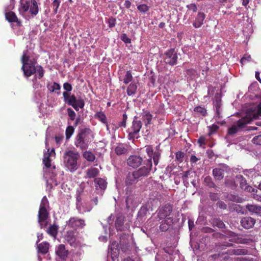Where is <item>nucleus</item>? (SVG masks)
<instances>
[{
  "label": "nucleus",
  "mask_w": 261,
  "mask_h": 261,
  "mask_svg": "<svg viewBox=\"0 0 261 261\" xmlns=\"http://www.w3.org/2000/svg\"><path fill=\"white\" fill-rule=\"evenodd\" d=\"M236 178L239 180L240 186L242 189L249 192H251L254 191L253 188L248 185L246 179L242 175H237Z\"/></svg>",
  "instance_id": "15"
},
{
  "label": "nucleus",
  "mask_w": 261,
  "mask_h": 261,
  "mask_svg": "<svg viewBox=\"0 0 261 261\" xmlns=\"http://www.w3.org/2000/svg\"><path fill=\"white\" fill-rule=\"evenodd\" d=\"M172 211V206L171 205L167 204L159 209L158 212V217L160 220L165 219L169 216Z\"/></svg>",
  "instance_id": "11"
},
{
  "label": "nucleus",
  "mask_w": 261,
  "mask_h": 261,
  "mask_svg": "<svg viewBox=\"0 0 261 261\" xmlns=\"http://www.w3.org/2000/svg\"><path fill=\"white\" fill-rule=\"evenodd\" d=\"M127 115H126V113H124L123 114V116H122V120L121 122H119L118 123V126L117 127V128H119V127H126V121H127Z\"/></svg>",
  "instance_id": "49"
},
{
  "label": "nucleus",
  "mask_w": 261,
  "mask_h": 261,
  "mask_svg": "<svg viewBox=\"0 0 261 261\" xmlns=\"http://www.w3.org/2000/svg\"><path fill=\"white\" fill-rule=\"evenodd\" d=\"M252 141L254 144L261 145V135L255 136Z\"/></svg>",
  "instance_id": "57"
},
{
  "label": "nucleus",
  "mask_w": 261,
  "mask_h": 261,
  "mask_svg": "<svg viewBox=\"0 0 261 261\" xmlns=\"http://www.w3.org/2000/svg\"><path fill=\"white\" fill-rule=\"evenodd\" d=\"M125 217L119 214L117 216L115 222V225L116 228L121 227L123 225L124 222Z\"/></svg>",
  "instance_id": "34"
},
{
  "label": "nucleus",
  "mask_w": 261,
  "mask_h": 261,
  "mask_svg": "<svg viewBox=\"0 0 261 261\" xmlns=\"http://www.w3.org/2000/svg\"><path fill=\"white\" fill-rule=\"evenodd\" d=\"M212 223L214 227H217L218 228H224L225 227L223 222L220 219H214Z\"/></svg>",
  "instance_id": "42"
},
{
  "label": "nucleus",
  "mask_w": 261,
  "mask_h": 261,
  "mask_svg": "<svg viewBox=\"0 0 261 261\" xmlns=\"http://www.w3.org/2000/svg\"><path fill=\"white\" fill-rule=\"evenodd\" d=\"M94 181L96 189H97L99 187V189L105 190L107 188L108 183L105 179L100 177L95 178Z\"/></svg>",
  "instance_id": "24"
},
{
  "label": "nucleus",
  "mask_w": 261,
  "mask_h": 261,
  "mask_svg": "<svg viewBox=\"0 0 261 261\" xmlns=\"http://www.w3.org/2000/svg\"><path fill=\"white\" fill-rule=\"evenodd\" d=\"M209 197L212 201H216L219 199L220 195L218 193L210 192L209 194Z\"/></svg>",
  "instance_id": "53"
},
{
  "label": "nucleus",
  "mask_w": 261,
  "mask_h": 261,
  "mask_svg": "<svg viewBox=\"0 0 261 261\" xmlns=\"http://www.w3.org/2000/svg\"><path fill=\"white\" fill-rule=\"evenodd\" d=\"M204 18L205 14L203 13L199 12L196 18L195 21L193 23V26L196 28H199L203 24Z\"/></svg>",
  "instance_id": "29"
},
{
  "label": "nucleus",
  "mask_w": 261,
  "mask_h": 261,
  "mask_svg": "<svg viewBox=\"0 0 261 261\" xmlns=\"http://www.w3.org/2000/svg\"><path fill=\"white\" fill-rule=\"evenodd\" d=\"M152 119V115L148 111H144L142 114V120L145 122V125L150 124Z\"/></svg>",
  "instance_id": "31"
},
{
  "label": "nucleus",
  "mask_w": 261,
  "mask_h": 261,
  "mask_svg": "<svg viewBox=\"0 0 261 261\" xmlns=\"http://www.w3.org/2000/svg\"><path fill=\"white\" fill-rule=\"evenodd\" d=\"M121 39L125 43H130L131 42V39L127 37L126 34L122 35Z\"/></svg>",
  "instance_id": "61"
},
{
  "label": "nucleus",
  "mask_w": 261,
  "mask_h": 261,
  "mask_svg": "<svg viewBox=\"0 0 261 261\" xmlns=\"http://www.w3.org/2000/svg\"><path fill=\"white\" fill-rule=\"evenodd\" d=\"M47 87L50 92H54L57 90H60L61 89L60 85L56 82H54L50 85L48 84Z\"/></svg>",
  "instance_id": "41"
},
{
  "label": "nucleus",
  "mask_w": 261,
  "mask_h": 261,
  "mask_svg": "<svg viewBox=\"0 0 261 261\" xmlns=\"http://www.w3.org/2000/svg\"><path fill=\"white\" fill-rule=\"evenodd\" d=\"M99 174V170L96 168L91 167L88 169L86 171V177L88 178H93L97 176Z\"/></svg>",
  "instance_id": "26"
},
{
  "label": "nucleus",
  "mask_w": 261,
  "mask_h": 261,
  "mask_svg": "<svg viewBox=\"0 0 261 261\" xmlns=\"http://www.w3.org/2000/svg\"><path fill=\"white\" fill-rule=\"evenodd\" d=\"M232 246H233L232 243H230L227 242H225L224 244L217 246L216 251L218 253L214 254L212 255V257L215 259H217L221 256L222 255L228 253L227 251L225 250L226 247Z\"/></svg>",
  "instance_id": "12"
},
{
  "label": "nucleus",
  "mask_w": 261,
  "mask_h": 261,
  "mask_svg": "<svg viewBox=\"0 0 261 261\" xmlns=\"http://www.w3.org/2000/svg\"><path fill=\"white\" fill-rule=\"evenodd\" d=\"M146 151L148 154V155L149 157V159H151L152 160V155H153V150L151 146H147L146 147Z\"/></svg>",
  "instance_id": "56"
},
{
  "label": "nucleus",
  "mask_w": 261,
  "mask_h": 261,
  "mask_svg": "<svg viewBox=\"0 0 261 261\" xmlns=\"http://www.w3.org/2000/svg\"><path fill=\"white\" fill-rule=\"evenodd\" d=\"M224 170L221 168H216L213 170V175L216 180H221L224 177Z\"/></svg>",
  "instance_id": "28"
},
{
  "label": "nucleus",
  "mask_w": 261,
  "mask_h": 261,
  "mask_svg": "<svg viewBox=\"0 0 261 261\" xmlns=\"http://www.w3.org/2000/svg\"><path fill=\"white\" fill-rule=\"evenodd\" d=\"M49 202L46 196H44L40 202L38 214V222L41 228H47L48 222L50 221L49 208Z\"/></svg>",
  "instance_id": "1"
},
{
  "label": "nucleus",
  "mask_w": 261,
  "mask_h": 261,
  "mask_svg": "<svg viewBox=\"0 0 261 261\" xmlns=\"http://www.w3.org/2000/svg\"><path fill=\"white\" fill-rule=\"evenodd\" d=\"M133 80V76L130 70L127 71L123 79V83L127 84Z\"/></svg>",
  "instance_id": "44"
},
{
  "label": "nucleus",
  "mask_w": 261,
  "mask_h": 261,
  "mask_svg": "<svg viewBox=\"0 0 261 261\" xmlns=\"http://www.w3.org/2000/svg\"><path fill=\"white\" fill-rule=\"evenodd\" d=\"M109 249H110L112 254L116 256L119 253L118 243L116 241L112 242L110 244Z\"/></svg>",
  "instance_id": "30"
},
{
  "label": "nucleus",
  "mask_w": 261,
  "mask_h": 261,
  "mask_svg": "<svg viewBox=\"0 0 261 261\" xmlns=\"http://www.w3.org/2000/svg\"><path fill=\"white\" fill-rule=\"evenodd\" d=\"M241 223L244 228H251L254 226L255 220L252 217H246L241 220Z\"/></svg>",
  "instance_id": "20"
},
{
  "label": "nucleus",
  "mask_w": 261,
  "mask_h": 261,
  "mask_svg": "<svg viewBox=\"0 0 261 261\" xmlns=\"http://www.w3.org/2000/svg\"><path fill=\"white\" fill-rule=\"evenodd\" d=\"M152 167V161L151 159H149L147 161L146 166H144L139 169L134 171L135 174L137 175L138 178H140L142 177L147 176Z\"/></svg>",
  "instance_id": "9"
},
{
  "label": "nucleus",
  "mask_w": 261,
  "mask_h": 261,
  "mask_svg": "<svg viewBox=\"0 0 261 261\" xmlns=\"http://www.w3.org/2000/svg\"><path fill=\"white\" fill-rule=\"evenodd\" d=\"M132 201H133V200L130 196H127L126 198L125 203H126V206L127 208L128 209L130 207L132 203Z\"/></svg>",
  "instance_id": "64"
},
{
  "label": "nucleus",
  "mask_w": 261,
  "mask_h": 261,
  "mask_svg": "<svg viewBox=\"0 0 261 261\" xmlns=\"http://www.w3.org/2000/svg\"><path fill=\"white\" fill-rule=\"evenodd\" d=\"M251 119L247 117H244L237 122L228 128V135L233 136L241 129L243 128L247 124L250 123Z\"/></svg>",
  "instance_id": "7"
},
{
  "label": "nucleus",
  "mask_w": 261,
  "mask_h": 261,
  "mask_svg": "<svg viewBox=\"0 0 261 261\" xmlns=\"http://www.w3.org/2000/svg\"><path fill=\"white\" fill-rule=\"evenodd\" d=\"M191 173H192V172H190V171H187L185 173V174L182 176L183 182L186 186H187V185L188 184V182L187 181L186 179L187 178L189 177V176L190 175Z\"/></svg>",
  "instance_id": "58"
},
{
  "label": "nucleus",
  "mask_w": 261,
  "mask_h": 261,
  "mask_svg": "<svg viewBox=\"0 0 261 261\" xmlns=\"http://www.w3.org/2000/svg\"><path fill=\"white\" fill-rule=\"evenodd\" d=\"M232 207H233V210L234 211H236L238 213L241 214L242 215L247 214L246 209L245 210L240 205L233 204Z\"/></svg>",
  "instance_id": "43"
},
{
  "label": "nucleus",
  "mask_w": 261,
  "mask_h": 261,
  "mask_svg": "<svg viewBox=\"0 0 261 261\" xmlns=\"http://www.w3.org/2000/svg\"><path fill=\"white\" fill-rule=\"evenodd\" d=\"M85 226V221L83 219L73 217L69 220L68 226L72 228H83Z\"/></svg>",
  "instance_id": "16"
},
{
  "label": "nucleus",
  "mask_w": 261,
  "mask_h": 261,
  "mask_svg": "<svg viewBox=\"0 0 261 261\" xmlns=\"http://www.w3.org/2000/svg\"><path fill=\"white\" fill-rule=\"evenodd\" d=\"M108 24L109 28H112L114 27L116 24V19L112 17L110 18L108 20Z\"/></svg>",
  "instance_id": "63"
},
{
  "label": "nucleus",
  "mask_w": 261,
  "mask_h": 261,
  "mask_svg": "<svg viewBox=\"0 0 261 261\" xmlns=\"http://www.w3.org/2000/svg\"><path fill=\"white\" fill-rule=\"evenodd\" d=\"M74 129L72 126H68L66 128L65 134L67 139H69L74 133Z\"/></svg>",
  "instance_id": "46"
},
{
  "label": "nucleus",
  "mask_w": 261,
  "mask_h": 261,
  "mask_svg": "<svg viewBox=\"0 0 261 261\" xmlns=\"http://www.w3.org/2000/svg\"><path fill=\"white\" fill-rule=\"evenodd\" d=\"M91 130L89 128L81 129L75 138L74 145L83 150L88 148L91 141Z\"/></svg>",
  "instance_id": "2"
},
{
  "label": "nucleus",
  "mask_w": 261,
  "mask_h": 261,
  "mask_svg": "<svg viewBox=\"0 0 261 261\" xmlns=\"http://www.w3.org/2000/svg\"><path fill=\"white\" fill-rule=\"evenodd\" d=\"M128 146L126 144H119L115 148V153L118 155L126 154L128 152Z\"/></svg>",
  "instance_id": "22"
},
{
  "label": "nucleus",
  "mask_w": 261,
  "mask_h": 261,
  "mask_svg": "<svg viewBox=\"0 0 261 261\" xmlns=\"http://www.w3.org/2000/svg\"><path fill=\"white\" fill-rule=\"evenodd\" d=\"M259 116H261V103L258 105L256 109V114L254 113L253 117L254 119H256Z\"/></svg>",
  "instance_id": "55"
},
{
  "label": "nucleus",
  "mask_w": 261,
  "mask_h": 261,
  "mask_svg": "<svg viewBox=\"0 0 261 261\" xmlns=\"http://www.w3.org/2000/svg\"><path fill=\"white\" fill-rule=\"evenodd\" d=\"M224 184L226 187L231 189V190H235L237 187V185L236 181L231 178H227L225 179Z\"/></svg>",
  "instance_id": "35"
},
{
  "label": "nucleus",
  "mask_w": 261,
  "mask_h": 261,
  "mask_svg": "<svg viewBox=\"0 0 261 261\" xmlns=\"http://www.w3.org/2000/svg\"><path fill=\"white\" fill-rule=\"evenodd\" d=\"M137 88L138 86L137 83L132 82L129 84L127 88L126 91L127 95L128 96L135 95L137 92Z\"/></svg>",
  "instance_id": "32"
},
{
  "label": "nucleus",
  "mask_w": 261,
  "mask_h": 261,
  "mask_svg": "<svg viewBox=\"0 0 261 261\" xmlns=\"http://www.w3.org/2000/svg\"><path fill=\"white\" fill-rule=\"evenodd\" d=\"M63 96L64 102L69 106H72L76 111H78L80 108L83 109L85 106L84 100L82 99H77L74 94L70 95L68 92H64Z\"/></svg>",
  "instance_id": "5"
},
{
  "label": "nucleus",
  "mask_w": 261,
  "mask_h": 261,
  "mask_svg": "<svg viewBox=\"0 0 261 261\" xmlns=\"http://www.w3.org/2000/svg\"><path fill=\"white\" fill-rule=\"evenodd\" d=\"M160 157V153L159 152H154L152 155L153 158L154 164L155 165H157L159 163V160Z\"/></svg>",
  "instance_id": "54"
},
{
  "label": "nucleus",
  "mask_w": 261,
  "mask_h": 261,
  "mask_svg": "<svg viewBox=\"0 0 261 261\" xmlns=\"http://www.w3.org/2000/svg\"><path fill=\"white\" fill-rule=\"evenodd\" d=\"M247 212L251 215H259L261 214V206L255 204H247L245 206Z\"/></svg>",
  "instance_id": "19"
},
{
  "label": "nucleus",
  "mask_w": 261,
  "mask_h": 261,
  "mask_svg": "<svg viewBox=\"0 0 261 261\" xmlns=\"http://www.w3.org/2000/svg\"><path fill=\"white\" fill-rule=\"evenodd\" d=\"M80 154L72 150L66 151L63 155V162L65 166L71 172L78 168L77 161L80 158Z\"/></svg>",
  "instance_id": "3"
},
{
  "label": "nucleus",
  "mask_w": 261,
  "mask_h": 261,
  "mask_svg": "<svg viewBox=\"0 0 261 261\" xmlns=\"http://www.w3.org/2000/svg\"><path fill=\"white\" fill-rule=\"evenodd\" d=\"M95 117L103 124H107V118L103 112L101 111L97 112L95 115Z\"/></svg>",
  "instance_id": "38"
},
{
  "label": "nucleus",
  "mask_w": 261,
  "mask_h": 261,
  "mask_svg": "<svg viewBox=\"0 0 261 261\" xmlns=\"http://www.w3.org/2000/svg\"><path fill=\"white\" fill-rule=\"evenodd\" d=\"M139 180V178L135 172H129L126 175L125 179V184L127 187L136 184Z\"/></svg>",
  "instance_id": "18"
},
{
  "label": "nucleus",
  "mask_w": 261,
  "mask_h": 261,
  "mask_svg": "<svg viewBox=\"0 0 261 261\" xmlns=\"http://www.w3.org/2000/svg\"><path fill=\"white\" fill-rule=\"evenodd\" d=\"M195 71L192 69H188L186 71V76L188 79H192V76L195 74Z\"/></svg>",
  "instance_id": "59"
},
{
  "label": "nucleus",
  "mask_w": 261,
  "mask_h": 261,
  "mask_svg": "<svg viewBox=\"0 0 261 261\" xmlns=\"http://www.w3.org/2000/svg\"><path fill=\"white\" fill-rule=\"evenodd\" d=\"M65 239L70 245H74L76 241L74 231L73 230H69L67 231Z\"/></svg>",
  "instance_id": "27"
},
{
  "label": "nucleus",
  "mask_w": 261,
  "mask_h": 261,
  "mask_svg": "<svg viewBox=\"0 0 261 261\" xmlns=\"http://www.w3.org/2000/svg\"><path fill=\"white\" fill-rule=\"evenodd\" d=\"M204 182L206 186L210 188H214L218 191V187L216 186L213 181L212 178L210 176H207L204 178Z\"/></svg>",
  "instance_id": "33"
},
{
  "label": "nucleus",
  "mask_w": 261,
  "mask_h": 261,
  "mask_svg": "<svg viewBox=\"0 0 261 261\" xmlns=\"http://www.w3.org/2000/svg\"><path fill=\"white\" fill-rule=\"evenodd\" d=\"M142 158L138 155H130L127 160V165L134 168L139 167L142 162Z\"/></svg>",
  "instance_id": "14"
},
{
  "label": "nucleus",
  "mask_w": 261,
  "mask_h": 261,
  "mask_svg": "<svg viewBox=\"0 0 261 261\" xmlns=\"http://www.w3.org/2000/svg\"><path fill=\"white\" fill-rule=\"evenodd\" d=\"M56 253L60 258L65 259L68 254V251L64 245L60 244L56 248Z\"/></svg>",
  "instance_id": "21"
},
{
  "label": "nucleus",
  "mask_w": 261,
  "mask_h": 261,
  "mask_svg": "<svg viewBox=\"0 0 261 261\" xmlns=\"http://www.w3.org/2000/svg\"><path fill=\"white\" fill-rule=\"evenodd\" d=\"M36 62L30 61L29 63L22 64L21 69L24 76L30 77L36 72L35 67Z\"/></svg>",
  "instance_id": "10"
},
{
  "label": "nucleus",
  "mask_w": 261,
  "mask_h": 261,
  "mask_svg": "<svg viewBox=\"0 0 261 261\" xmlns=\"http://www.w3.org/2000/svg\"><path fill=\"white\" fill-rule=\"evenodd\" d=\"M63 88L66 91V92H68L72 90V87L70 84L66 82L63 84Z\"/></svg>",
  "instance_id": "62"
},
{
  "label": "nucleus",
  "mask_w": 261,
  "mask_h": 261,
  "mask_svg": "<svg viewBox=\"0 0 261 261\" xmlns=\"http://www.w3.org/2000/svg\"><path fill=\"white\" fill-rule=\"evenodd\" d=\"M83 157L89 162H93L95 159L94 154L90 151H85Z\"/></svg>",
  "instance_id": "40"
},
{
  "label": "nucleus",
  "mask_w": 261,
  "mask_h": 261,
  "mask_svg": "<svg viewBox=\"0 0 261 261\" xmlns=\"http://www.w3.org/2000/svg\"><path fill=\"white\" fill-rule=\"evenodd\" d=\"M21 9L24 12L29 10V12L32 16H36L38 13L39 8L36 0H26L24 3H21Z\"/></svg>",
  "instance_id": "8"
},
{
  "label": "nucleus",
  "mask_w": 261,
  "mask_h": 261,
  "mask_svg": "<svg viewBox=\"0 0 261 261\" xmlns=\"http://www.w3.org/2000/svg\"><path fill=\"white\" fill-rule=\"evenodd\" d=\"M48 243L43 242L38 245V250L40 252L45 254L47 252L48 250Z\"/></svg>",
  "instance_id": "36"
},
{
  "label": "nucleus",
  "mask_w": 261,
  "mask_h": 261,
  "mask_svg": "<svg viewBox=\"0 0 261 261\" xmlns=\"http://www.w3.org/2000/svg\"><path fill=\"white\" fill-rule=\"evenodd\" d=\"M129 236L123 234L120 237V246L122 251L126 252L129 250L130 245L128 241Z\"/></svg>",
  "instance_id": "17"
},
{
  "label": "nucleus",
  "mask_w": 261,
  "mask_h": 261,
  "mask_svg": "<svg viewBox=\"0 0 261 261\" xmlns=\"http://www.w3.org/2000/svg\"><path fill=\"white\" fill-rule=\"evenodd\" d=\"M194 111L203 116H205L207 113L206 109L200 106L195 107L194 108Z\"/></svg>",
  "instance_id": "48"
},
{
  "label": "nucleus",
  "mask_w": 261,
  "mask_h": 261,
  "mask_svg": "<svg viewBox=\"0 0 261 261\" xmlns=\"http://www.w3.org/2000/svg\"><path fill=\"white\" fill-rule=\"evenodd\" d=\"M67 114L68 116L70 117V120H74L75 119V113L74 111L71 108H68L67 109Z\"/></svg>",
  "instance_id": "52"
},
{
  "label": "nucleus",
  "mask_w": 261,
  "mask_h": 261,
  "mask_svg": "<svg viewBox=\"0 0 261 261\" xmlns=\"http://www.w3.org/2000/svg\"><path fill=\"white\" fill-rule=\"evenodd\" d=\"M30 61H33L32 60L30 59L29 56L27 55V51H23V55L21 58V62L22 64L29 63Z\"/></svg>",
  "instance_id": "47"
},
{
  "label": "nucleus",
  "mask_w": 261,
  "mask_h": 261,
  "mask_svg": "<svg viewBox=\"0 0 261 261\" xmlns=\"http://www.w3.org/2000/svg\"><path fill=\"white\" fill-rule=\"evenodd\" d=\"M6 19L10 22H16L18 26L21 25V21H19L15 13L13 12L10 11L5 14Z\"/></svg>",
  "instance_id": "23"
},
{
  "label": "nucleus",
  "mask_w": 261,
  "mask_h": 261,
  "mask_svg": "<svg viewBox=\"0 0 261 261\" xmlns=\"http://www.w3.org/2000/svg\"><path fill=\"white\" fill-rule=\"evenodd\" d=\"M36 72L38 74V78L41 79L44 75V70L41 66H37L36 67Z\"/></svg>",
  "instance_id": "51"
},
{
  "label": "nucleus",
  "mask_w": 261,
  "mask_h": 261,
  "mask_svg": "<svg viewBox=\"0 0 261 261\" xmlns=\"http://www.w3.org/2000/svg\"><path fill=\"white\" fill-rule=\"evenodd\" d=\"M226 198L229 200L233 202H236L238 203L242 202V199L241 197L238 196V195L229 194L227 195Z\"/></svg>",
  "instance_id": "37"
},
{
  "label": "nucleus",
  "mask_w": 261,
  "mask_h": 261,
  "mask_svg": "<svg viewBox=\"0 0 261 261\" xmlns=\"http://www.w3.org/2000/svg\"><path fill=\"white\" fill-rule=\"evenodd\" d=\"M216 205L220 209L226 210L227 208V205L222 201H218Z\"/></svg>",
  "instance_id": "60"
},
{
  "label": "nucleus",
  "mask_w": 261,
  "mask_h": 261,
  "mask_svg": "<svg viewBox=\"0 0 261 261\" xmlns=\"http://www.w3.org/2000/svg\"><path fill=\"white\" fill-rule=\"evenodd\" d=\"M142 126L140 120H137L135 117L132 122V126L127 129L128 139L129 140H134L135 138H139L138 134Z\"/></svg>",
  "instance_id": "6"
},
{
  "label": "nucleus",
  "mask_w": 261,
  "mask_h": 261,
  "mask_svg": "<svg viewBox=\"0 0 261 261\" xmlns=\"http://www.w3.org/2000/svg\"><path fill=\"white\" fill-rule=\"evenodd\" d=\"M43 163L47 168L50 167L51 160L50 159L49 154H48V153H44Z\"/></svg>",
  "instance_id": "39"
},
{
  "label": "nucleus",
  "mask_w": 261,
  "mask_h": 261,
  "mask_svg": "<svg viewBox=\"0 0 261 261\" xmlns=\"http://www.w3.org/2000/svg\"><path fill=\"white\" fill-rule=\"evenodd\" d=\"M248 252V250L245 249H236L231 251V253L235 255H246Z\"/></svg>",
  "instance_id": "45"
},
{
  "label": "nucleus",
  "mask_w": 261,
  "mask_h": 261,
  "mask_svg": "<svg viewBox=\"0 0 261 261\" xmlns=\"http://www.w3.org/2000/svg\"><path fill=\"white\" fill-rule=\"evenodd\" d=\"M215 101H214V107L216 109V118H220V108L221 107V99L220 97L217 94L215 96Z\"/></svg>",
  "instance_id": "25"
},
{
  "label": "nucleus",
  "mask_w": 261,
  "mask_h": 261,
  "mask_svg": "<svg viewBox=\"0 0 261 261\" xmlns=\"http://www.w3.org/2000/svg\"><path fill=\"white\" fill-rule=\"evenodd\" d=\"M205 232H214L213 236L214 238L224 240L225 241L227 239L230 242L237 243H245L244 240L238 237V234L231 231L222 230V232H215L214 229H205Z\"/></svg>",
  "instance_id": "4"
},
{
  "label": "nucleus",
  "mask_w": 261,
  "mask_h": 261,
  "mask_svg": "<svg viewBox=\"0 0 261 261\" xmlns=\"http://www.w3.org/2000/svg\"><path fill=\"white\" fill-rule=\"evenodd\" d=\"M137 9L140 12L145 13L149 10V7L146 4H142L138 6Z\"/></svg>",
  "instance_id": "50"
},
{
  "label": "nucleus",
  "mask_w": 261,
  "mask_h": 261,
  "mask_svg": "<svg viewBox=\"0 0 261 261\" xmlns=\"http://www.w3.org/2000/svg\"><path fill=\"white\" fill-rule=\"evenodd\" d=\"M177 59V56L174 53V49L169 50L165 55L164 60L166 64L173 65L176 63Z\"/></svg>",
  "instance_id": "13"
}]
</instances>
